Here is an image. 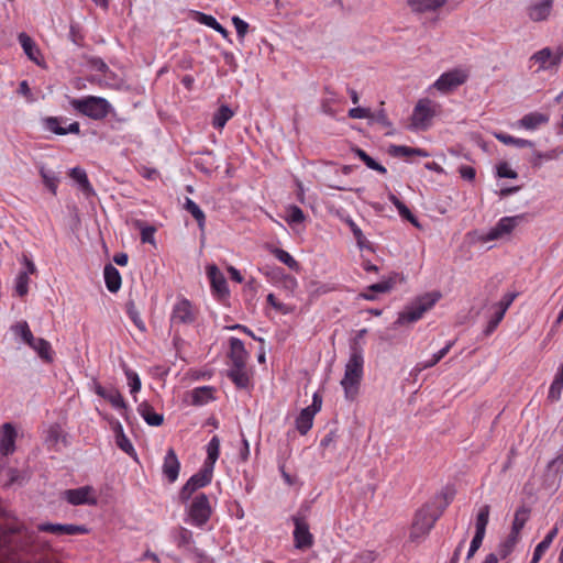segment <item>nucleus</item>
Wrapping results in <instances>:
<instances>
[{
  "mask_svg": "<svg viewBox=\"0 0 563 563\" xmlns=\"http://www.w3.org/2000/svg\"><path fill=\"white\" fill-rule=\"evenodd\" d=\"M412 12L426 13L435 12L444 7L448 0H406Z\"/></svg>",
  "mask_w": 563,
  "mask_h": 563,
  "instance_id": "5701e85b",
  "label": "nucleus"
},
{
  "mask_svg": "<svg viewBox=\"0 0 563 563\" xmlns=\"http://www.w3.org/2000/svg\"><path fill=\"white\" fill-rule=\"evenodd\" d=\"M18 433L11 422H5L0 427V454L8 456L15 451V440Z\"/></svg>",
  "mask_w": 563,
  "mask_h": 563,
  "instance_id": "dca6fc26",
  "label": "nucleus"
},
{
  "mask_svg": "<svg viewBox=\"0 0 563 563\" xmlns=\"http://www.w3.org/2000/svg\"><path fill=\"white\" fill-rule=\"evenodd\" d=\"M529 518H530V509L527 506L523 505V506H520L519 508H517L515 516H514V521L511 525L510 532L512 534L520 537L521 530L523 529V527L527 523V521L529 520Z\"/></svg>",
  "mask_w": 563,
  "mask_h": 563,
  "instance_id": "c756f323",
  "label": "nucleus"
},
{
  "mask_svg": "<svg viewBox=\"0 0 563 563\" xmlns=\"http://www.w3.org/2000/svg\"><path fill=\"white\" fill-rule=\"evenodd\" d=\"M162 471L169 483H175L177 481L180 471V462L173 448H169L166 452Z\"/></svg>",
  "mask_w": 563,
  "mask_h": 563,
  "instance_id": "aec40b11",
  "label": "nucleus"
},
{
  "mask_svg": "<svg viewBox=\"0 0 563 563\" xmlns=\"http://www.w3.org/2000/svg\"><path fill=\"white\" fill-rule=\"evenodd\" d=\"M184 208L187 212H189L194 217V219L197 221L200 230H205L206 214L200 209V207L192 199L186 198Z\"/></svg>",
  "mask_w": 563,
  "mask_h": 563,
  "instance_id": "e433bc0d",
  "label": "nucleus"
},
{
  "mask_svg": "<svg viewBox=\"0 0 563 563\" xmlns=\"http://www.w3.org/2000/svg\"><path fill=\"white\" fill-rule=\"evenodd\" d=\"M364 357L363 352L356 345L351 347V354L345 365L344 377L341 385L349 399H353L357 394L361 379L363 377Z\"/></svg>",
  "mask_w": 563,
  "mask_h": 563,
  "instance_id": "f257e3e1",
  "label": "nucleus"
},
{
  "mask_svg": "<svg viewBox=\"0 0 563 563\" xmlns=\"http://www.w3.org/2000/svg\"><path fill=\"white\" fill-rule=\"evenodd\" d=\"M394 153L398 156H406V157H409L412 155L422 156V157L429 156V153L423 148L410 147V146H406V145L395 146Z\"/></svg>",
  "mask_w": 563,
  "mask_h": 563,
  "instance_id": "09e8293b",
  "label": "nucleus"
},
{
  "mask_svg": "<svg viewBox=\"0 0 563 563\" xmlns=\"http://www.w3.org/2000/svg\"><path fill=\"white\" fill-rule=\"evenodd\" d=\"M497 176L500 178L515 179L518 177V174L517 172L510 168L507 162H503L497 165Z\"/></svg>",
  "mask_w": 563,
  "mask_h": 563,
  "instance_id": "13d9d810",
  "label": "nucleus"
},
{
  "mask_svg": "<svg viewBox=\"0 0 563 563\" xmlns=\"http://www.w3.org/2000/svg\"><path fill=\"white\" fill-rule=\"evenodd\" d=\"M37 530L41 532H48L56 536H78L87 534L89 529L84 525H62V523H40Z\"/></svg>",
  "mask_w": 563,
  "mask_h": 563,
  "instance_id": "2eb2a0df",
  "label": "nucleus"
},
{
  "mask_svg": "<svg viewBox=\"0 0 563 563\" xmlns=\"http://www.w3.org/2000/svg\"><path fill=\"white\" fill-rule=\"evenodd\" d=\"M440 297V292H427L419 297L412 306L399 313L397 323L404 324L420 320L437 303Z\"/></svg>",
  "mask_w": 563,
  "mask_h": 563,
  "instance_id": "39448f33",
  "label": "nucleus"
},
{
  "mask_svg": "<svg viewBox=\"0 0 563 563\" xmlns=\"http://www.w3.org/2000/svg\"><path fill=\"white\" fill-rule=\"evenodd\" d=\"M30 347L36 351L42 360L46 362H51L53 360L51 343L45 339L35 338L33 345H30Z\"/></svg>",
  "mask_w": 563,
  "mask_h": 563,
  "instance_id": "ea45409f",
  "label": "nucleus"
},
{
  "mask_svg": "<svg viewBox=\"0 0 563 563\" xmlns=\"http://www.w3.org/2000/svg\"><path fill=\"white\" fill-rule=\"evenodd\" d=\"M437 520L438 516L432 514L429 508L423 507L419 509L415 515L409 539L412 542L420 541L422 538L429 534Z\"/></svg>",
  "mask_w": 563,
  "mask_h": 563,
  "instance_id": "0eeeda50",
  "label": "nucleus"
},
{
  "mask_svg": "<svg viewBox=\"0 0 563 563\" xmlns=\"http://www.w3.org/2000/svg\"><path fill=\"white\" fill-rule=\"evenodd\" d=\"M504 317H505V313H503L496 309L494 316L492 317V319L489 320V322L487 324V328L485 331L487 335L493 333L496 330V328L501 322Z\"/></svg>",
  "mask_w": 563,
  "mask_h": 563,
  "instance_id": "774afa93",
  "label": "nucleus"
},
{
  "mask_svg": "<svg viewBox=\"0 0 563 563\" xmlns=\"http://www.w3.org/2000/svg\"><path fill=\"white\" fill-rule=\"evenodd\" d=\"M114 432L117 445L129 455L135 454L134 446L129 440V438L124 434L123 428L119 421H117Z\"/></svg>",
  "mask_w": 563,
  "mask_h": 563,
  "instance_id": "72a5a7b5",
  "label": "nucleus"
},
{
  "mask_svg": "<svg viewBox=\"0 0 563 563\" xmlns=\"http://www.w3.org/2000/svg\"><path fill=\"white\" fill-rule=\"evenodd\" d=\"M378 554L373 550H364L357 553L352 563H374Z\"/></svg>",
  "mask_w": 563,
  "mask_h": 563,
  "instance_id": "6e6d98bb",
  "label": "nucleus"
},
{
  "mask_svg": "<svg viewBox=\"0 0 563 563\" xmlns=\"http://www.w3.org/2000/svg\"><path fill=\"white\" fill-rule=\"evenodd\" d=\"M69 177L80 187V190L87 196L95 195V190L88 179L86 172L80 167H74L69 170Z\"/></svg>",
  "mask_w": 563,
  "mask_h": 563,
  "instance_id": "cd10ccee",
  "label": "nucleus"
},
{
  "mask_svg": "<svg viewBox=\"0 0 563 563\" xmlns=\"http://www.w3.org/2000/svg\"><path fill=\"white\" fill-rule=\"evenodd\" d=\"M374 118L369 119L378 124H380L385 129H390L393 126L391 122L388 119V115L384 109L378 110L377 112H373Z\"/></svg>",
  "mask_w": 563,
  "mask_h": 563,
  "instance_id": "69168bd1",
  "label": "nucleus"
},
{
  "mask_svg": "<svg viewBox=\"0 0 563 563\" xmlns=\"http://www.w3.org/2000/svg\"><path fill=\"white\" fill-rule=\"evenodd\" d=\"M523 219L525 214L500 218L496 225L492 228L483 238V241H495L503 239L506 235H509Z\"/></svg>",
  "mask_w": 563,
  "mask_h": 563,
  "instance_id": "9b49d317",
  "label": "nucleus"
},
{
  "mask_svg": "<svg viewBox=\"0 0 563 563\" xmlns=\"http://www.w3.org/2000/svg\"><path fill=\"white\" fill-rule=\"evenodd\" d=\"M550 117L542 112H530L525 114L519 121L516 122V126L529 131L537 130L541 125L549 122Z\"/></svg>",
  "mask_w": 563,
  "mask_h": 563,
  "instance_id": "412c9836",
  "label": "nucleus"
},
{
  "mask_svg": "<svg viewBox=\"0 0 563 563\" xmlns=\"http://www.w3.org/2000/svg\"><path fill=\"white\" fill-rule=\"evenodd\" d=\"M470 76L471 70L468 67H454L441 74L433 82L432 87L442 95H449L463 86L468 80Z\"/></svg>",
  "mask_w": 563,
  "mask_h": 563,
  "instance_id": "20e7f679",
  "label": "nucleus"
},
{
  "mask_svg": "<svg viewBox=\"0 0 563 563\" xmlns=\"http://www.w3.org/2000/svg\"><path fill=\"white\" fill-rule=\"evenodd\" d=\"M29 283H30V277L26 272H21L18 274V276L15 278L14 289H15V294L19 297H24L27 295Z\"/></svg>",
  "mask_w": 563,
  "mask_h": 563,
  "instance_id": "8fccbe9b",
  "label": "nucleus"
},
{
  "mask_svg": "<svg viewBox=\"0 0 563 563\" xmlns=\"http://www.w3.org/2000/svg\"><path fill=\"white\" fill-rule=\"evenodd\" d=\"M233 117V111L228 106H221L213 115L212 125L222 130L227 122Z\"/></svg>",
  "mask_w": 563,
  "mask_h": 563,
  "instance_id": "79ce46f5",
  "label": "nucleus"
},
{
  "mask_svg": "<svg viewBox=\"0 0 563 563\" xmlns=\"http://www.w3.org/2000/svg\"><path fill=\"white\" fill-rule=\"evenodd\" d=\"M197 309L186 298H179L173 307L170 314V323L175 324H191L196 321Z\"/></svg>",
  "mask_w": 563,
  "mask_h": 563,
  "instance_id": "9d476101",
  "label": "nucleus"
},
{
  "mask_svg": "<svg viewBox=\"0 0 563 563\" xmlns=\"http://www.w3.org/2000/svg\"><path fill=\"white\" fill-rule=\"evenodd\" d=\"M346 224L351 229L358 249L360 250H369L371 249V243L368 242L366 236L363 234V232L360 229V227L352 219H347L346 220Z\"/></svg>",
  "mask_w": 563,
  "mask_h": 563,
  "instance_id": "c03bdc74",
  "label": "nucleus"
},
{
  "mask_svg": "<svg viewBox=\"0 0 563 563\" xmlns=\"http://www.w3.org/2000/svg\"><path fill=\"white\" fill-rule=\"evenodd\" d=\"M516 297H517V294H515V292H508V294L504 295L503 298L500 299V301L496 305V309L506 314L507 310L512 305Z\"/></svg>",
  "mask_w": 563,
  "mask_h": 563,
  "instance_id": "bf43d9fd",
  "label": "nucleus"
},
{
  "mask_svg": "<svg viewBox=\"0 0 563 563\" xmlns=\"http://www.w3.org/2000/svg\"><path fill=\"white\" fill-rule=\"evenodd\" d=\"M220 455V439L218 435H213L207 444V459L203 462V466L214 470V464Z\"/></svg>",
  "mask_w": 563,
  "mask_h": 563,
  "instance_id": "7c9ffc66",
  "label": "nucleus"
},
{
  "mask_svg": "<svg viewBox=\"0 0 563 563\" xmlns=\"http://www.w3.org/2000/svg\"><path fill=\"white\" fill-rule=\"evenodd\" d=\"M489 505H484L478 509L475 521V533L485 537L486 527L489 521Z\"/></svg>",
  "mask_w": 563,
  "mask_h": 563,
  "instance_id": "4c0bfd02",
  "label": "nucleus"
},
{
  "mask_svg": "<svg viewBox=\"0 0 563 563\" xmlns=\"http://www.w3.org/2000/svg\"><path fill=\"white\" fill-rule=\"evenodd\" d=\"M214 388L211 386H201L192 389L191 404L194 406H203L214 399Z\"/></svg>",
  "mask_w": 563,
  "mask_h": 563,
  "instance_id": "c85d7f7f",
  "label": "nucleus"
},
{
  "mask_svg": "<svg viewBox=\"0 0 563 563\" xmlns=\"http://www.w3.org/2000/svg\"><path fill=\"white\" fill-rule=\"evenodd\" d=\"M63 498L73 506H96L98 504V496L96 489L89 485L73 489H66L63 493Z\"/></svg>",
  "mask_w": 563,
  "mask_h": 563,
  "instance_id": "1a4fd4ad",
  "label": "nucleus"
},
{
  "mask_svg": "<svg viewBox=\"0 0 563 563\" xmlns=\"http://www.w3.org/2000/svg\"><path fill=\"white\" fill-rule=\"evenodd\" d=\"M206 271L213 296L220 300L228 298L230 296L228 283L218 266L214 264L208 265Z\"/></svg>",
  "mask_w": 563,
  "mask_h": 563,
  "instance_id": "f8f14e48",
  "label": "nucleus"
},
{
  "mask_svg": "<svg viewBox=\"0 0 563 563\" xmlns=\"http://www.w3.org/2000/svg\"><path fill=\"white\" fill-rule=\"evenodd\" d=\"M495 137L505 145H511V146H516L519 148L534 146V143L530 140L515 137L512 135H509V134L503 133V132L495 133Z\"/></svg>",
  "mask_w": 563,
  "mask_h": 563,
  "instance_id": "f704fd0d",
  "label": "nucleus"
},
{
  "mask_svg": "<svg viewBox=\"0 0 563 563\" xmlns=\"http://www.w3.org/2000/svg\"><path fill=\"white\" fill-rule=\"evenodd\" d=\"M314 415H312L308 409H302L299 416L296 419V429L301 435H305L309 432L313 424Z\"/></svg>",
  "mask_w": 563,
  "mask_h": 563,
  "instance_id": "c9c22d12",
  "label": "nucleus"
},
{
  "mask_svg": "<svg viewBox=\"0 0 563 563\" xmlns=\"http://www.w3.org/2000/svg\"><path fill=\"white\" fill-rule=\"evenodd\" d=\"M18 40L27 57L38 63L40 51L34 41L26 33H20Z\"/></svg>",
  "mask_w": 563,
  "mask_h": 563,
  "instance_id": "2f4dec72",
  "label": "nucleus"
},
{
  "mask_svg": "<svg viewBox=\"0 0 563 563\" xmlns=\"http://www.w3.org/2000/svg\"><path fill=\"white\" fill-rule=\"evenodd\" d=\"M95 393L99 397L108 400L111 404V406L113 408H115L117 410H120L122 415L126 411L125 400H124L123 396L121 395V393L117 388L108 389V388L101 386L100 384H96Z\"/></svg>",
  "mask_w": 563,
  "mask_h": 563,
  "instance_id": "6ab92c4d",
  "label": "nucleus"
},
{
  "mask_svg": "<svg viewBox=\"0 0 563 563\" xmlns=\"http://www.w3.org/2000/svg\"><path fill=\"white\" fill-rule=\"evenodd\" d=\"M73 109L92 120H103L111 111L110 102L102 97L86 96L69 101Z\"/></svg>",
  "mask_w": 563,
  "mask_h": 563,
  "instance_id": "f03ea898",
  "label": "nucleus"
},
{
  "mask_svg": "<svg viewBox=\"0 0 563 563\" xmlns=\"http://www.w3.org/2000/svg\"><path fill=\"white\" fill-rule=\"evenodd\" d=\"M183 504L186 505L185 512L190 525L202 528L209 521L212 507L209 497L205 493H198L189 501Z\"/></svg>",
  "mask_w": 563,
  "mask_h": 563,
  "instance_id": "7ed1b4c3",
  "label": "nucleus"
},
{
  "mask_svg": "<svg viewBox=\"0 0 563 563\" xmlns=\"http://www.w3.org/2000/svg\"><path fill=\"white\" fill-rule=\"evenodd\" d=\"M134 227L141 230L142 243L154 244V234L156 232V229L154 227L145 225L144 221L142 220H135Z\"/></svg>",
  "mask_w": 563,
  "mask_h": 563,
  "instance_id": "de8ad7c7",
  "label": "nucleus"
},
{
  "mask_svg": "<svg viewBox=\"0 0 563 563\" xmlns=\"http://www.w3.org/2000/svg\"><path fill=\"white\" fill-rule=\"evenodd\" d=\"M356 155L358 158L371 169L378 172L382 175H385L387 173L386 167H384L382 164L377 163L374 158H372L362 148L355 150Z\"/></svg>",
  "mask_w": 563,
  "mask_h": 563,
  "instance_id": "49530a36",
  "label": "nucleus"
},
{
  "mask_svg": "<svg viewBox=\"0 0 563 563\" xmlns=\"http://www.w3.org/2000/svg\"><path fill=\"white\" fill-rule=\"evenodd\" d=\"M195 20L199 22L200 24H203L206 26L211 27L212 30L216 27V25L219 23L214 16L196 11L195 12Z\"/></svg>",
  "mask_w": 563,
  "mask_h": 563,
  "instance_id": "680f3d73",
  "label": "nucleus"
},
{
  "mask_svg": "<svg viewBox=\"0 0 563 563\" xmlns=\"http://www.w3.org/2000/svg\"><path fill=\"white\" fill-rule=\"evenodd\" d=\"M555 0H531L526 7V14L532 22L547 21L553 11Z\"/></svg>",
  "mask_w": 563,
  "mask_h": 563,
  "instance_id": "ddd939ff",
  "label": "nucleus"
},
{
  "mask_svg": "<svg viewBox=\"0 0 563 563\" xmlns=\"http://www.w3.org/2000/svg\"><path fill=\"white\" fill-rule=\"evenodd\" d=\"M530 60L538 64V70H547L552 67H556L553 60V51L550 47H544L538 52H536Z\"/></svg>",
  "mask_w": 563,
  "mask_h": 563,
  "instance_id": "393cba45",
  "label": "nucleus"
},
{
  "mask_svg": "<svg viewBox=\"0 0 563 563\" xmlns=\"http://www.w3.org/2000/svg\"><path fill=\"white\" fill-rule=\"evenodd\" d=\"M390 201L397 208V210L399 212V216L402 219H406L407 221H409L416 228H420V223H419L418 219L412 214V212L409 210V208L402 201H400L394 195L390 196Z\"/></svg>",
  "mask_w": 563,
  "mask_h": 563,
  "instance_id": "a19ab883",
  "label": "nucleus"
},
{
  "mask_svg": "<svg viewBox=\"0 0 563 563\" xmlns=\"http://www.w3.org/2000/svg\"><path fill=\"white\" fill-rule=\"evenodd\" d=\"M295 523L294 540L298 549H308L313 543V536L309 531V526L305 515H297L292 518Z\"/></svg>",
  "mask_w": 563,
  "mask_h": 563,
  "instance_id": "4468645a",
  "label": "nucleus"
},
{
  "mask_svg": "<svg viewBox=\"0 0 563 563\" xmlns=\"http://www.w3.org/2000/svg\"><path fill=\"white\" fill-rule=\"evenodd\" d=\"M11 330L15 335L20 336L25 344L29 346L33 345L35 338L26 321L16 322L11 327Z\"/></svg>",
  "mask_w": 563,
  "mask_h": 563,
  "instance_id": "58836bf2",
  "label": "nucleus"
},
{
  "mask_svg": "<svg viewBox=\"0 0 563 563\" xmlns=\"http://www.w3.org/2000/svg\"><path fill=\"white\" fill-rule=\"evenodd\" d=\"M124 374H125L126 379H128V385L130 387V393L132 395L139 393L140 389H141V386H142L139 374L136 372L130 369L129 367L124 368Z\"/></svg>",
  "mask_w": 563,
  "mask_h": 563,
  "instance_id": "864d4df0",
  "label": "nucleus"
},
{
  "mask_svg": "<svg viewBox=\"0 0 563 563\" xmlns=\"http://www.w3.org/2000/svg\"><path fill=\"white\" fill-rule=\"evenodd\" d=\"M338 440V431L330 430L320 441V446L324 450H334Z\"/></svg>",
  "mask_w": 563,
  "mask_h": 563,
  "instance_id": "4d7b16f0",
  "label": "nucleus"
},
{
  "mask_svg": "<svg viewBox=\"0 0 563 563\" xmlns=\"http://www.w3.org/2000/svg\"><path fill=\"white\" fill-rule=\"evenodd\" d=\"M104 283L110 292H117L121 288L122 278L119 271L111 264H107L103 269Z\"/></svg>",
  "mask_w": 563,
  "mask_h": 563,
  "instance_id": "a878e982",
  "label": "nucleus"
},
{
  "mask_svg": "<svg viewBox=\"0 0 563 563\" xmlns=\"http://www.w3.org/2000/svg\"><path fill=\"white\" fill-rule=\"evenodd\" d=\"M349 117L352 119H372L373 112L368 108L356 107L349 110Z\"/></svg>",
  "mask_w": 563,
  "mask_h": 563,
  "instance_id": "052dcab7",
  "label": "nucleus"
},
{
  "mask_svg": "<svg viewBox=\"0 0 563 563\" xmlns=\"http://www.w3.org/2000/svg\"><path fill=\"white\" fill-rule=\"evenodd\" d=\"M232 23L236 30V34L240 38H244L249 31V23L242 20L240 16L234 15L232 18Z\"/></svg>",
  "mask_w": 563,
  "mask_h": 563,
  "instance_id": "0e129e2a",
  "label": "nucleus"
},
{
  "mask_svg": "<svg viewBox=\"0 0 563 563\" xmlns=\"http://www.w3.org/2000/svg\"><path fill=\"white\" fill-rule=\"evenodd\" d=\"M40 175L46 188L55 196L59 184V178L57 175L53 170L46 169L45 167L40 168Z\"/></svg>",
  "mask_w": 563,
  "mask_h": 563,
  "instance_id": "37998d69",
  "label": "nucleus"
},
{
  "mask_svg": "<svg viewBox=\"0 0 563 563\" xmlns=\"http://www.w3.org/2000/svg\"><path fill=\"white\" fill-rule=\"evenodd\" d=\"M176 540L179 547L188 545L192 541V532L186 528L180 527L177 531Z\"/></svg>",
  "mask_w": 563,
  "mask_h": 563,
  "instance_id": "e2e57ef3",
  "label": "nucleus"
},
{
  "mask_svg": "<svg viewBox=\"0 0 563 563\" xmlns=\"http://www.w3.org/2000/svg\"><path fill=\"white\" fill-rule=\"evenodd\" d=\"M563 390V363L560 365L554 379L549 388L548 398L551 401H558Z\"/></svg>",
  "mask_w": 563,
  "mask_h": 563,
  "instance_id": "473e14b6",
  "label": "nucleus"
},
{
  "mask_svg": "<svg viewBox=\"0 0 563 563\" xmlns=\"http://www.w3.org/2000/svg\"><path fill=\"white\" fill-rule=\"evenodd\" d=\"M213 477V471L203 466L194 474L181 487L178 494L180 503H187L200 488L208 486Z\"/></svg>",
  "mask_w": 563,
  "mask_h": 563,
  "instance_id": "423d86ee",
  "label": "nucleus"
},
{
  "mask_svg": "<svg viewBox=\"0 0 563 563\" xmlns=\"http://www.w3.org/2000/svg\"><path fill=\"white\" fill-rule=\"evenodd\" d=\"M559 156V150H551L547 153H541V152H536L534 153V161L532 162V164L534 166H539L541 164V161L542 159H545V161H551V159H555L556 157Z\"/></svg>",
  "mask_w": 563,
  "mask_h": 563,
  "instance_id": "338daca9",
  "label": "nucleus"
},
{
  "mask_svg": "<svg viewBox=\"0 0 563 563\" xmlns=\"http://www.w3.org/2000/svg\"><path fill=\"white\" fill-rule=\"evenodd\" d=\"M435 115V104L428 98L420 99L413 108L411 126L416 130H427Z\"/></svg>",
  "mask_w": 563,
  "mask_h": 563,
  "instance_id": "6e6552de",
  "label": "nucleus"
},
{
  "mask_svg": "<svg viewBox=\"0 0 563 563\" xmlns=\"http://www.w3.org/2000/svg\"><path fill=\"white\" fill-rule=\"evenodd\" d=\"M558 533H559V527L554 526L548 532V534L544 537V539L536 547L534 552L543 556V554L550 548L553 540L556 538Z\"/></svg>",
  "mask_w": 563,
  "mask_h": 563,
  "instance_id": "3c124183",
  "label": "nucleus"
},
{
  "mask_svg": "<svg viewBox=\"0 0 563 563\" xmlns=\"http://www.w3.org/2000/svg\"><path fill=\"white\" fill-rule=\"evenodd\" d=\"M227 376L239 389L249 388V386L251 385V375L247 365H243L240 367L230 366L227 372Z\"/></svg>",
  "mask_w": 563,
  "mask_h": 563,
  "instance_id": "4be33fe9",
  "label": "nucleus"
},
{
  "mask_svg": "<svg viewBox=\"0 0 563 563\" xmlns=\"http://www.w3.org/2000/svg\"><path fill=\"white\" fill-rule=\"evenodd\" d=\"M66 119L62 117H47L43 120L45 129L57 135H66L68 133H80V125L78 122H73L67 128H64L62 126V123H64Z\"/></svg>",
  "mask_w": 563,
  "mask_h": 563,
  "instance_id": "a211bd4d",
  "label": "nucleus"
},
{
  "mask_svg": "<svg viewBox=\"0 0 563 563\" xmlns=\"http://www.w3.org/2000/svg\"><path fill=\"white\" fill-rule=\"evenodd\" d=\"M229 343L228 358L230 366L247 365L249 352L245 350L244 343L238 338H230Z\"/></svg>",
  "mask_w": 563,
  "mask_h": 563,
  "instance_id": "f3484780",
  "label": "nucleus"
},
{
  "mask_svg": "<svg viewBox=\"0 0 563 563\" xmlns=\"http://www.w3.org/2000/svg\"><path fill=\"white\" fill-rule=\"evenodd\" d=\"M266 250L272 255H274L280 263L285 264L289 269L294 272L300 271L299 263L287 251L276 247L272 244H267Z\"/></svg>",
  "mask_w": 563,
  "mask_h": 563,
  "instance_id": "b1692460",
  "label": "nucleus"
},
{
  "mask_svg": "<svg viewBox=\"0 0 563 563\" xmlns=\"http://www.w3.org/2000/svg\"><path fill=\"white\" fill-rule=\"evenodd\" d=\"M126 314L140 331H146L145 323L141 319V316L133 302H129L126 305Z\"/></svg>",
  "mask_w": 563,
  "mask_h": 563,
  "instance_id": "5fc2aeb1",
  "label": "nucleus"
},
{
  "mask_svg": "<svg viewBox=\"0 0 563 563\" xmlns=\"http://www.w3.org/2000/svg\"><path fill=\"white\" fill-rule=\"evenodd\" d=\"M519 540L520 537L512 534L510 532L508 537L498 547L499 556L501 559H506L508 555H510Z\"/></svg>",
  "mask_w": 563,
  "mask_h": 563,
  "instance_id": "a18cd8bd",
  "label": "nucleus"
},
{
  "mask_svg": "<svg viewBox=\"0 0 563 563\" xmlns=\"http://www.w3.org/2000/svg\"><path fill=\"white\" fill-rule=\"evenodd\" d=\"M306 217L303 211L298 206H290L287 210V217L285 218L288 224H298L305 221Z\"/></svg>",
  "mask_w": 563,
  "mask_h": 563,
  "instance_id": "603ef678",
  "label": "nucleus"
},
{
  "mask_svg": "<svg viewBox=\"0 0 563 563\" xmlns=\"http://www.w3.org/2000/svg\"><path fill=\"white\" fill-rule=\"evenodd\" d=\"M137 411L148 426L159 427L164 422L163 415L157 413L154 410V408L147 402L140 404L137 407Z\"/></svg>",
  "mask_w": 563,
  "mask_h": 563,
  "instance_id": "bb28decb",
  "label": "nucleus"
}]
</instances>
